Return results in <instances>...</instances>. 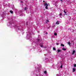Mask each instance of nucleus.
Segmentation results:
<instances>
[{
  "mask_svg": "<svg viewBox=\"0 0 76 76\" xmlns=\"http://www.w3.org/2000/svg\"><path fill=\"white\" fill-rule=\"evenodd\" d=\"M53 50H55V51L56 50V48H53Z\"/></svg>",
  "mask_w": 76,
  "mask_h": 76,
  "instance_id": "16",
  "label": "nucleus"
},
{
  "mask_svg": "<svg viewBox=\"0 0 76 76\" xmlns=\"http://www.w3.org/2000/svg\"><path fill=\"white\" fill-rule=\"evenodd\" d=\"M26 9H27V7H25L24 9V10H26Z\"/></svg>",
  "mask_w": 76,
  "mask_h": 76,
  "instance_id": "17",
  "label": "nucleus"
},
{
  "mask_svg": "<svg viewBox=\"0 0 76 76\" xmlns=\"http://www.w3.org/2000/svg\"><path fill=\"white\" fill-rule=\"evenodd\" d=\"M46 21L48 22V20H47Z\"/></svg>",
  "mask_w": 76,
  "mask_h": 76,
  "instance_id": "21",
  "label": "nucleus"
},
{
  "mask_svg": "<svg viewBox=\"0 0 76 76\" xmlns=\"http://www.w3.org/2000/svg\"><path fill=\"white\" fill-rule=\"evenodd\" d=\"M45 34H48V32L46 33Z\"/></svg>",
  "mask_w": 76,
  "mask_h": 76,
  "instance_id": "23",
  "label": "nucleus"
},
{
  "mask_svg": "<svg viewBox=\"0 0 76 76\" xmlns=\"http://www.w3.org/2000/svg\"><path fill=\"white\" fill-rule=\"evenodd\" d=\"M74 66L75 67H76V64H74Z\"/></svg>",
  "mask_w": 76,
  "mask_h": 76,
  "instance_id": "19",
  "label": "nucleus"
},
{
  "mask_svg": "<svg viewBox=\"0 0 76 76\" xmlns=\"http://www.w3.org/2000/svg\"><path fill=\"white\" fill-rule=\"evenodd\" d=\"M61 46H62V47H64V45H63V44H61Z\"/></svg>",
  "mask_w": 76,
  "mask_h": 76,
  "instance_id": "10",
  "label": "nucleus"
},
{
  "mask_svg": "<svg viewBox=\"0 0 76 76\" xmlns=\"http://www.w3.org/2000/svg\"><path fill=\"white\" fill-rule=\"evenodd\" d=\"M40 47H41L42 48H43V45H40Z\"/></svg>",
  "mask_w": 76,
  "mask_h": 76,
  "instance_id": "14",
  "label": "nucleus"
},
{
  "mask_svg": "<svg viewBox=\"0 0 76 76\" xmlns=\"http://www.w3.org/2000/svg\"><path fill=\"white\" fill-rule=\"evenodd\" d=\"M10 12L11 13H12V14H13V12L12 11L10 10Z\"/></svg>",
  "mask_w": 76,
  "mask_h": 76,
  "instance_id": "8",
  "label": "nucleus"
},
{
  "mask_svg": "<svg viewBox=\"0 0 76 76\" xmlns=\"http://www.w3.org/2000/svg\"><path fill=\"white\" fill-rule=\"evenodd\" d=\"M38 41H39V39H38Z\"/></svg>",
  "mask_w": 76,
  "mask_h": 76,
  "instance_id": "25",
  "label": "nucleus"
},
{
  "mask_svg": "<svg viewBox=\"0 0 76 76\" xmlns=\"http://www.w3.org/2000/svg\"><path fill=\"white\" fill-rule=\"evenodd\" d=\"M21 1V3H23V2L22 1Z\"/></svg>",
  "mask_w": 76,
  "mask_h": 76,
  "instance_id": "22",
  "label": "nucleus"
},
{
  "mask_svg": "<svg viewBox=\"0 0 76 76\" xmlns=\"http://www.w3.org/2000/svg\"><path fill=\"white\" fill-rule=\"evenodd\" d=\"M62 50H64V51H66V48H63L62 49Z\"/></svg>",
  "mask_w": 76,
  "mask_h": 76,
  "instance_id": "7",
  "label": "nucleus"
},
{
  "mask_svg": "<svg viewBox=\"0 0 76 76\" xmlns=\"http://www.w3.org/2000/svg\"><path fill=\"white\" fill-rule=\"evenodd\" d=\"M56 45H58V44H59V43H56Z\"/></svg>",
  "mask_w": 76,
  "mask_h": 76,
  "instance_id": "20",
  "label": "nucleus"
},
{
  "mask_svg": "<svg viewBox=\"0 0 76 76\" xmlns=\"http://www.w3.org/2000/svg\"><path fill=\"white\" fill-rule=\"evenodd\" d=\"M16 24H15L14 25V26H13V27H16Z\"/></svg>",
  "mask_w": 76,
  "mask_h": 76,
  "instance_id": "15",
  "label": "nucleus"
},
{
  "mask_svg": "<svg viewBox=\"0 0 76 76\" xmlns=\"http://www.w3.org/2000/svg\"><path fill=\"white\" fill-rule=\"evenodd\" d=\"M59 23H60V22L58 21H57L56 23V25H59Z\"/></svg>",
  "mask_w": 76,
  "mask_h": 76,
  "instance_id": "2",
  "label": "nucleus"
},
{
  "mask_svg": "<svg viewBox=\"0 0 76 76\" xmlns=\"http://www.w3.org/2000/svg\"><path fill=\"white\" fill-rule=\"evenodd\" d=\"M44 6H46V7H45V8L46 9H48V4H47V3H45V4H44Z\"/></svg>",
  "mask_w": 76,
  "mask_h": 76,
  "instance_id": "1",
  "label": "nucleus"
},
{
  "mask_svg": "<svg viewBox=\"0 0 76 76\" xmlns=\"http://www.w3.org/2000/svg\"><path fill=\"white\" fill-rule=\"evenodd\" d=\"M68 44L69 45H70V42H67Z\"/></svg>",
  "mask_w": 76,
  "mask_h": 76,
  "instance_id": "12",
  "label": "nucleus"
},
{
  "mask_svg": "<svg viewBox=\"0 0 76 76\" xmlns=\"http://www.w3.org/2000/svg\"><path fill=\"white\" fill-rule=\"evenodd\" d=\"M59 16H62V13H60L59 14Z\"/></svg>",
  "mask_w": 76,
  "mask_h": 76,
  "instance_id": "9",
  "label": "nucleus"
},
{
  "mask_svg": "<svg viewBox=\"0 0 76 76\" xmlns=\"http://www.w3.org/2000/svg\"><path fill=\"white\" fill-rule=\"evenodd\" d=\"M61 1V2H63V0H60Z\"/></svg>",
  "mask_w": 76,
  "mask_h": 76,
  "instance_id": "24",
  "label": "nucleus"
},
{
  "mask_svg": "<svg viewBox=\"0 0 76 76\" xmlns=\"http://www.w3.org/2000/svg\"><path fill=\"white\" fill-rule=\"evenodd\" d=\"M47 71H45L44 72V73H45V74H47Z\"/></svg>",
  "mask_w": 76,
  "mask_h": 76,
  "instance_id": "11",
  "label": "nucleus"
},
{
  "mask_svg": "<svg viewBox=\"0 0 76 76\" xmlns=\"http://www.w3.org/2000/svg\"><path fill=\"white\" fill-rule=\"evenodd\" d=\"M72 42H73V41H72Z\"/></svg>",
  "mask_w": 76,
  "mask_h": 76,
  "instance_id": "27",
  "label": "nucleus"
},
{
  "mask_svg": "<svg viewBox=\"0 0 76 76\" xmlns=\"http://www.w3.org/2000/svg\"><path fill=\"white\" fill-rule=\"evenodd\" d=\"M72 70H73V72H75V71H76V69H75V68H73L72 69Z\"/></svg>",
  "mask_w": 76,
  "mask_h": 76,
  "instance_id": "6",
  "label": "nucleus"
},
{
  "mask_svg": "<svg viewBox=\"0 0 76 76\" xmlns=\"http://www.w3.org/2000/svg\"><path fill=\"white\" fill-rule=\"evenodd\" d=\"M64 13H65V14H64V16H65L66 15H67V14H66V11H65V10H64Z\"/></svg>",
  "mask_w": 76,
  "mask_h": 76,
  "instance_id": "3",
  "label": "nucleus"
},
{
  "mask_svg": "<svg viewBox=\"0 0 76 76\" xmlns=\"http://www.w3.org/2000/svg\"><path fill=\"white\" fill-rule=\"evenodd\" d=\"M45 1H43V2H44Z\"/></svg>",
  "mask_w": 76,
  "mask_h": 76,
  "instance_id": "26",
  "label": "nucleus"
},
{
  "mask_svg": "<svg viewBox=\"0 0 76 76\" xmlns=\"http://www.w3.org/2000/svg\"><path fill=\"white\" fill-rule=\"evenodd\" d=\"M38 70H39V69H38Z\"/></svg>",
  "mask_w": 76,
  "mask_h": 76,
  "instance_id": "28",
  "label": "nucleus"
},
{
  "mask_svg": "<svg viewBox=\"0 0 76 76\" xmlns=\"http://www.w3.org/2000/svg\"><path fill=\"white\" fill-rule=\"evenodd\" d=\"M76 52V51H75V50H73L72 51V54L73 55V54H75V52Z\"/></svg>",
  "mask_w": 76,
  "mask_h": 76,
  "instance_id": "4",
  "label": "nucleus"
},
{
  "mask_svg": "<svg viewBox=\"0 0 76 76\" xmlns=\"http://www.w3.org/2000/svg\"><path fill=\"white\" fill-rule=\"evenodd\" d=\"M60 68H63V65H62L61 66Z\"/></svg>",
  "mask_w": 76,
  "mask_h": 76,
  "instance_id": "18",
  "label": "nucleus"
},
{
  "mask_svg": "<svg viewBox=\"0 0 76 76\" xmlns=\"http://www.w3.org/2000/svg\"><path fill=\"white\" fill-rule=\"evenodd\" d=\"M57 51H58L57 53H61V50H57Z\"/></svg>",
  "mask_w": 76,
  "mask_h": 76,
  "instance_id": "5",
  "label": "nucleus"
},
{
  "mask_svg": "<svg viewBox=\"0 0 76 76\" xmlns=\"http://www.w3.org/2000/svg\"><path fill=\"white\" fill-rule=\"evenodd\" d=\"M54 35L56 36L57 35V34L55 32L54 33Z\"/></svg>",
  "mask_w": 76,
  "mask_h": 76,
  "instance_id": "13",
  "label": "nucleus"
}]
</instances>
